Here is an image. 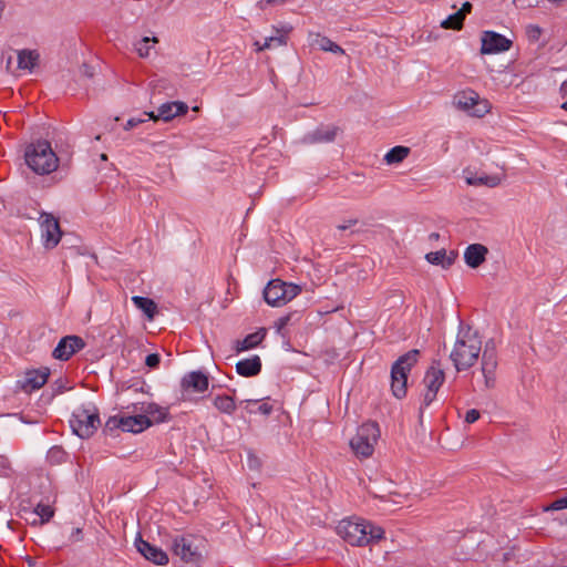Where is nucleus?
I'll return each instance as SVG.
<instances>
[{
    "mask_svg": "<svg viewBox=\"0 0 567 567\" xmlns=\"http://www.w3.org/2000/svg\"><path fill=\"white\" fill-rule=\"evenodd\" d=\"M272 30L275 35L265 39L264 48L269 50L274 47H286L288 44L289 34L293 30L292 25L289 23L272 25Z\"/></svg>",
    "mask_w": 567,
    "mask_h": 567,
    "instance_id": "19",
    "label": "nucleus"
},
{
    "mask_svg": "<svg viewBox=\"0 0 567 567\" xmlns=\"http://www.w3.org/2000/svg\"><path fill=\"white\" fill-rule=\"evenodd\" d=\"M39 225L44 248H55L62 237L59 219L55 218L52 214L41 213L39 217Z\"/></svg>",
    "mask_w": 567,
    "mask_h": 567,
    "instance_id": "10",
    "label": "nucleus"
},
{
    "mask_svg": "<svg viewBox=\"0 0 567 567\" xmlns=\"http://www.w3.org/2000/svg\"><path fill=\"white\" fill-rule=\"evenodd\" d=\"M445 381V372L439 365L432 364L423 378V384L425 391L423 393V400L421 403V412L423 409L430 406V404L436 399L437 392Z\"/></svg>",
    "mask_w": 567,
    "mask_h": 567,
    "instance_id": "9",
    "label": "nucleus"
},
{
    "mask_svg": "<svg viewBox=\"0 0 567 567\" xmlns=\"http://www.w3.org/2000/svg\"><path fill=\"white\" fill-rule=\"evenodd\" d=\"M267 400H244L240 402V406L248 413V414H261V415H269L274 411L272 404L269 403Z\"/></svg>",
    "mask_w": 567,
    "mask_h": 567,
    "instance_id": "26",
    "label": "nucleus"
},
{
    "mask_svg": "<svg viewBox=\"0 0 567 567\" xmlns=\"http://www.w3.org/2000/svg\"><path fill=\"white\" fill-rule=\"evenodd\" d=\"M187 112L188 105L184 102H166L157 109L156 117H161L164 122H168L176 116L185 115Z\"/></svg>",
    "mask_w": 567,
    "mask_h": 567,
    "instance_id": "20",
    "label": "nucleus"
},
{
    "mask_svg": "<svg viewBox=\"0 0 567 567\" xmlns=\"http://www.w3.org/2000/svg\"><path fill=\"white\" fill-rule=\"evenodd\" d=\"M529 33H532L533 37H537L540 33V29L538 27H529Z\"/></svg>",
    "mask_w": 567,
    "mask_h": 567,
    "instance_id": "50",
    "label": "nucleus"
},
{
    "mask_svg": "<svg viewBox=\"0 0 567 567\" xmlns=\"http://www.w3.org/2000/svg\"><path fill=\"white\" fill-rule=\"evenodd\" d=\"M464 21V12H455L441 22L443 29L461 30Z\"/></svg>",
    "mask_w": 567,
    "mask_h": 567,
    "instance_id": "35",
    "label": "nucleus"
},
{
    "mask_svg": "<svg viewBox=\"0 0 567 567\" xmlns=\"http://www.w3.org/2000/svg\"><path fill=\"white\" fill-rule=\"evenodd\" d=\"M49 375L48 368L27 370L17 381V388L24 393H32L48 382Z\"/></svg>",
    "mask_w": 567,
    "mask_h": 567,
    "instance_id": "12",
    "label": "nucleus"
},
{
    "mask_svg": "<svg viewBox=\"0 0 567 567\" xmlns=\"http://www.w3.org/2000/svg\"><path fill=\"white\" fill-rule=\"evenodd\" d=\"M338 131H339V128L334 125L321 126L312 133L311 141L312 142H332L336 138Z\"/></svg>",
    "mask_w": 567,
    "mask_h": 567,
    "instance_id": "31",
    "label": "nucleus"
},
{
    "mask_svg": "<svg viewBox=\"0 0 567 567\" xmlns=\"http://www.w3.org/2000/svg\"><path fill=\"white\" fill-rule=\"evenodd\" d=\"M261 370V360L258 355H252L237 362L236 371L241 377H255Z\"/></svg>",
    "mask_w": 567,
    "mask_h": 567,
    "instance_id": "23",
    "label": "nucleus"
},
{
    "mask_svg": "<svg viewBox=\"0 0 567 567\" xmlns=\"http://www.w3.org/2000/svg\"><path fill=\"white\" fill-rule=\"evenodd\" d=\"M481 416V413L476 409H471L465 413L464 421L468 424L476 422Z\"/></svg>",
    "mask_w": 567,
    "mask_h": 567,
    "instance_id": "40",
    "label": "nucleus"
},
{
    "mask_svg": "<svg viewBox=\"0 0 567 567\" xmlns=\"http://www.w3.org/2000/svg\"><path fill=\"white\" fill-rule=\"evenodd\" d=\"M293 316H295V313H288L286 316L280 317L275 322V328H276L277 333L284 334V329L290 323Z\"/></svg>",
    "mask_w": 567,
    "mask_h": 567,
    "instance_id": "38",
    "label": "nucleus"
},
{
    "mask_svg": "<svg viewBox=\"0 0 567 567\" xmlns=\"http://www.w3.org/2000/svg\"><path fill=\"white\" fill-rule=\"evenodd\" d=\"M310 45L316 47L326 52H332L334 54H344V50L329 38L321 35L320 33H309Z\"/></svg>",
    "mask_w": 567,
    "mask_h": 567,
    "instance_id": "24",
    "label": "nucleus"
},
{
    "mask_svg": "<svg viewBox=\"0 0 567 567\" xmlns=\"http://www.w3.org/2000/svg\"><path fill=\"white\" fill-rule=\"evenodd\" d=\"M287 0H260L258 6L260 9H266L267 6L271 4H284Z\"/></svg>",
    "mask_w": 567,
    "mask_h": 567,
    "instance_id": "45",
    "label": "nucleus"
},
{
    "mask_svg": "<svg viewBox=\"0 0 567 567\" xmlns=\"http://www.w3.org/2000/svg\"><path fill=\"white\" fill-rule=\"evenodd\" d=\"M565 508H567V493L560 497H557L554 502L545 507V511H560Z\"/></svg>",
    "mask_w": 567,
    "mask_h": 567,
    "instance_id": "37",
    "label": "nucleus"
},
{
    "mask_svg": "<svg viewBox=\"0 0 567 567\" xmlns=\"http://www.w3.org/2000/svg\"><path fill=\"white\" fill-rule=\"evenodd\" d=\"M266 329L260 328L259 330L246 336L243 340H236L234 346L235 352L240 353L258 347L266 338Z\"/></svg>",
    "mask_w": 567,
    "mask_h": 567,
    "instance_id": "22",
    "label": "nucleus"
},
{
    "mask_svg": "<svg viewBox=\"0 0 567 567\" xmlns=\"http://www.w3.org/2000/svg\"><path fill=\"white\" fill-rule=\"evenodd\" d=\"M497 368L496 354L493 350L485 349L482 355V373L486 388L495 385V371Z\"/></svg>",
    "mask_w": 567,
    "mask_h": 567,
    "instance_id": "18",
    "label": "nucleus"
},
{
    "mask_svg": "<svg viewBox=\"0 0 567 567\" xmlns=\"http://www.w3.org/2000/svg\"><path fill=\"white\" fill-rule=\"evenodd\" d=\"M410 154V148L405 146H395L391 148L384 156L388 164L401 163Z\"/></svg>",
    "mask_w": 567,
    "mask_h": 567,
    "instance_id": "33",
    "label": "nucleus"
},
{
    "mask_svg": "<svg viewBox=\"0 0 567 567\" xmlns=\"http://www.w3.org/2000/svg\"><path fill=\"white\" fill-rule=\"evenodd\" d=\"M419 354V350H410L393 363L391 369V390L395 398L402 399L406 395L408 375L416 364Z\"/></svg>",
    "mask_w": 567,
    "mask_h": 567,
    "instance_id": "4",
    "label": "nucleus"
},
{
    "mask_svg": "<svg viewBox=\"0 0 567 567\" xmlns=\"http://www.w3.org/2000/svg\"><path fill=\"white\" fill-rule=\"evenodd\" d=\"M336 530L349 545L360 547L379 542L384 536L383 528L358 516L341 519Z\"/></svg>",
    "mask_w": 567,
    "mask_h": 567,
    "instance_id": "1",
    "label": "nucleus"
},
{
    "mask_svg": "<svg viewBox=\"0 0 567 567\" xmlns=\"http://www.w3.org/2000/svg\"><path fill=\"white\" fill-rule=\"evenodd\" d=\"M300 292V286L274 279L264 289V299L271 307H281L295 299Z\"/></svg>",
    "mask_w": 567,
    "mask_h": 567,
    "instance_id": "7",
    "label": "nucleus"
},
{
    "mask_svg": "<svg viewBox=\"0 0 567 567\" xmlns=\"http://www.w3.org/2000/svg\"><path fill=\"white\" fill-rule=\"evenodd\" d=\"M83 538L82 529L80 527L73 528L70 535V540L73 543L81 542Z\"/></svg>",
    "mask_w": 567,
    "mask_h": 567,
    "instance_id": "44",
    "label": "nucleus"
},
{
    "mask_svg": "<svg viewBox=\"0 0 567 567\" xmlns=\"http://www.w3.org/2000/svg\"><path fill=\"white\" fill-rule=\"evenodd\" d=\"M134 412H141L142 415H147L148 419L154 422H163L167 415V412L156 403H142L140 406L134 405Z\"/></svg>",
    "mask_w": 567,
    "mask_h": 567,
    "instance_id": "25",
    "label": "nucleus"
},
{
    "mask_svg": "<svg viewBox=\"0 0 567 567\" xmlns=\"http://www.w3.org/2000/svg\"><path fill=\"white\" fill-rule=\"evenodd\" d=\"M503 177L499 175H481L474 177H467L466 183L473 186L485 185L488 187H496L502 183Z\"/></svg>",
    "mask_w": 567,
    "mask_h": 567,
    "instance_id": "32",
    "label": "nucleus"
},
{
    "mask_svg": "<svg viewBox=\"0 0 567 567\" xmlns=\"http://www.w3.org/2000/svg\"><path fill=\"white\" fill-rule=\"evenodd\" d=\"M132 302L136 308L142 310L150 320L154 319L157 312V306L152 299L141 296H134L132 297Z\"/></svg>",
    "mask_w": 567,
    "mask_h": 567,
    "instance_id": "29",
    "label": "nucleus"
},
{
    "mask_svg": "<svg viewBox=\"0 0 567 567\" xmlns=\"http://www.w3.org/2000/svg\"><path fill=\"white\" fill-rule=\"evenodd\" d=\"M357 223H358V220H357V219H348V220H346L343 224H340V225L338 226V229H339V230H346V229H348V228H350V227H352V226L357 225Z\"/></svg>",
    "mask_w": 567,
    "mask_h": 567,
    "instance_id": "46",
    "label": "nucleus"
},
{
    "mask_svg": "<svg viewBox=\"0 0 567 567\" xmlns=\"http://www.w3.org/2000/svg\"><path fill=\"white\" fill-rule=\"evenodd\" d=\"M144 115L147 116V120H153V121L161 120V117H156V113L155 112H146V113H144Z\"/></svg>",
    "mask_w": 567,
    "mask_h": 567,
    "instance_id": "49",
    "label": "nucleus"
},
{
    "mask_svg": "<svg viewBox=\"0 0 567 567\" xmlns=\"http://www.w3.org/2000/svg\"><path fill=\"white\" fill-rule=\"evenodd\" d=\"M9 473H10L9 461L6 457L0 456V475L8 476Z\"/></svg>",
    "mask_w": 567,
    "mask_h": 567,
    "instance_id": "42",
    "label": "nucleus"
},
{
    "mask_svg": "<svg viewBox=\"0 0 567 567\" xmlns=\"http://www.w3.org/2000/svg\"><path fill=\"white\" fill-rule=\"evenodd\" d=\"M101 424L99 410L93 404L82 405L74 410L70 419V426L74 434L81 439H89Z\"/></svg>",
    "mask_w": 567,
    "mask_h": 567,
    "instance_id": "6",
    "label": "nucleus"
},
{
    "mask_svg": "<svg viewBox=\"0 0 567 567\" xmlns=\"http://www.w3.org/2000/svg\"><path fill=\"white\" fill-rule=\"evenodd\" d=\"M152 425V421L147 415H142L141 412L136 415L113 416L106 422V429H121L124 432L140 433Z\"/></svg>",
    "mask_w": 567,
    "mask_h": 567,
    "instance_id": "11",
    "label": "nucleus"
},
{
    "mask_svg": "<svg viewBox=\"0 0 567 567\" xmlns=\"http://www.w3.org/2000/svg\"><path fill=\"white\" fill-rule=\"evenodd\" d=\"M34 513L40 517L42 524L49 522L54 515L52 506L44 503H39Z\"/></svg>",
    "mask_w": 567,
    "mask_h": 567,
    "instance_id": "36",
    "label": "nucleus"
},
{
    "mask_svg": "<svg viewBox=\"0 0 567 567\" xmlns=\"http://www.w3.org/2000/svg\"><path fill=\"white\" fill-rule=\"evenodd\" d=\"M254 47H255L256 52H261V51L267 50V48H264V42L261 43L260 41H255Z\"/></svg>",
    "mask_w": 567,
    "mask_h": 567,
    "instance_id": "48",
    "label": "nucleus"
},
{
    "mask_svg": "<svg viewBox=\"0 0 567 567\" xmlns=\"http://www.w3.org/2000/svg\"><path fill=\"white\" fill-rule=\"evenodd\" d=\"M425 258L432 265H440L443 268H449L454 264L456 254L453 251L446 254V251L442 249L426 254Z\"/></svg>",
    "mask_w": 567,
    "mask_h": 567,
    "instance_id": "27",
    "label": "nucleus"
},
{
    "mask_svg": "<svg viewBox=\"0 0 567 567\" xmlns=\"http://www.w3.org/2000/svg\"><path fill=\"white\" fill-rule=\"evenodd\" d=\"M135 546L138 553H141L147 560L159 566H164L168 563L167 554L163 549L150 544L148 542L138 538L135 542Z\"/></svg>",
    "mask_w": 567,
    "mask_h": 567,
    "instance_id": "16",
    "label": "nucleus"
},
{
    "mask_svg": "<svg viewBox=\"0 0 567 567\" xmlns=\"http://www.w3.org/2000/svg\"><path fill=\"white\" fill-rule=\"evenodd\" d=\"M213 405L224 414H233L236 410L235 399L227 394L216 395L213 399Z\"/></svg>",
    "mask_w": 567,
    "mask_h": 567,
    "instance_id": "30",
    "label": "nucleus"
},
{
    "mask_svg": "<svg viewBox=\"0 0 567 567\" xmlns=\"http://www.w3.org/2000/svg\"><path fill=\"white\" fill-rule=\"evenodd\" d=\"M482 351V340L471 328L461 329L450 358L455 369L461 372L472 368Z\"/></svg>",
    "mask_w": 567,
    "mask_h": 567,
    "instance_id": "2",
    "label": "nucleus"
},
{
    "mask_svg": "<svg viewBox=\"0 0 567 567\" xmlns=\"http://www.w3.org/2000/svg\"><path fill=\"white\" fill-rule=\"evenodd\" d=\"M172 550L185 563H196L200 557L192 536H176L172 543Z\"/></svg>",
    "mask_w": 567,
    "mask_h": 567,
    "instance_id": "13",
    "label": "nucleus"
},
{
    "mask_svg": "<svg viewBox=\"0 0 567 567\" xmlns=\"http://www.w3.org/2000/svg\"><path fill=\"white\" fill-rule=\"evenodd\" d=\"M24 157L27 165L39 175L50 174L59 166V158L47 141L30 144Z\"/></svg>",
    "mask_w": 567,
    "mask_h": 567,
    "instance_id": "3",
    "label": "nucleus"
},
{
    "mask_svg": "<svg viewBox=\"0 0 567 567\" xmlns=\"http://www.w3.org/2000/svg\"><path fill=\"white\" fill-rule=\"evenodd\" d=\"M146 121V118H136V117H132L130 118L126 124L124 125V128L126 131H130L132 128H134L135 126H137L138 124L141 123H144Z\"/></svg>",
    "mask_w": 567,
    "mask_h": 567,
    "instance_id": "43",
    "label": "nucleus"
},
{
    "mask_svg": "<svg viewBox=\"0 0 567 567\" xmlns=\"http://www.w3.org/2000/svg\"><path fill=\"white\" fill-rule=\"evenodd\" d=\"M380 435L381 432L378 423L365 422L360 425L355 435L350 440V446L354 455L359 458L372 456Z\"/></svg>",
    "mask_w": 567,
    "mask_h": 567,
    "instance_id": "5",
    "label": "nucleus"
},
{
    "mask_svg": "<svg viewBox=\"0 0 567 567\" xmlns=\"http://www.w3.org/2000/svg\"><path fill=\"white\" fill-rule=\"evenodd\" d=\"M482 54H494L509 50L512 41L494 31H484L481 38Z\"/></svg>",
    "mask_w": 567,
    "mask_h": 567,
    "instance_id": "14",
    "label": "nucleus"
},
{
    "mask_svg": "<svg viewBox=\"0 0 567 567\" xmlns=\"http://www.w3.org/2000/svg\"><path fill=\"white\" fill-rule=\"evenodd\" d=\"M161 363V357L157 353H151L145 358V364L150 369H157Z\"/></svg>",
    "mask_w": 567,
    "mask_h": 567,
    "instance_id": "39",
    "label": "nucleus"
},
{
    "mask_svg": "<svg viewBox=\"0 0 567 567\" xmlns=\"http://www.w3.org/2000/svg\"><path fill=\"white\" fill-rule=\"evenodd\" d=\"M559 94L565 100L560 107L567 112V80L560 84Z\"/></svg>",
    "mask_w": 567,
    "mask_h": 567,
    "instance_id": "41",
    "label": "nucleus"
},
{
    "mask_svg": "<svg viewBox=\"0 0 567 567\" xmlns=\"http://www.w3.org/2000/svg\"><path fill=\"white\" fill-rule=\"evenodd\" d=\"M39 53L34 50H22L18 52V66L20 70L31 72L39 62Z\"/></svg>",
    "mask_w": 567,
    "mask_h": 567,
    "instance_id": "28",
    "label": "nucleus"
},
{
    "mask_svg": "<svg viewBox=\"0 0 567 567\" xmlns=\"http://www.w3.org/2000/svg\"><path fill=\"white\" fill-rule=\"evenodd\" d=\"M454 105L471 116L483 117L491 111V103L482 99L475 91L465 90L456 93L453 100Z\"/></svg>",
    "mask_w": 567,
    "mask_h": 567,
    "instance_id": "8",
    "label": "nucleus"
},
{
    "mask_svg": "<svg viewBox=\"0 0 567 567\" xmlns=\"http://www.w3.org/2000/svg\"><path fill=\"white\" fill-rule=\"evenodd\" d=\"M84 347L85 342L81 337L66 336L59 341L58 346L53 350L52 355L58 360L66 361Z\"/></svg>",
    "mask_w": 567,
    "mask_h": 567,
    "instance_id": "15",
    "label": "nucleus"
},
{
    "mask_svg": "<svg viewBox=\"0 0 567 567\" xmlns=\"http://www.w3.org/2000/svg\"><path fill=\"white\" fill-rule=\"evenodd\" d=\"M471 9H472V4L470 2H465L462 7L461 10H458L457 12H464V17L466 16V13H470L471 12Z\"/></svg>",
    "mask_w": 567,
    "mask_h": 567,
    "instance_id": "47",
    "label": "nucleus"
},
{
    "mask_svg": "<svg viewBox=\"0 0 567 567\" xmlns=\"http://www.w3.org/2000/svg\"><path fill=\"white\" fill-rule=\"evenodd\" d=\"M208 377L202 371H192L184 375L181 385L184 391L202 393L208 389Z\"/></svg>",
    "mask_w": 567,
    "mask_h": 567,
    "instance_id": "17",
    "label": "nucleus"
},
{
    "mask_svg": "<svg viewBox=\"0 0 567 567\" xmlns=\"http://www.w3.org/2000/svg\"><path fill=\"white\" fill-rule=\"evenodd\" d=\"M157 42L158 39L156 37H144L143 39L134 43V48L138 56L147 58L150 55L152 44H156Z\"/></svg>",
    "mask_w": 567,
    "mask_h": 567,
    "instance_id": "34",
    "label": "nucleus"
},
{
    "mask_svg": "<svg viewBox=\"0 0 567 567\" xmlns=\"http://www.w3.org/2000/svg\"><path fill=\"white\" fill-rule=\"evenodd\" d=\"M487 254L488 249L484 245L472 244L465 249L464 259L468 267L477 268L485 261Z\"/></svg>",
    "mask_w": 567,
    "mask_h": 567,
    "instance_id": "21",
    "label": "nucleus"
}]
</instances>
